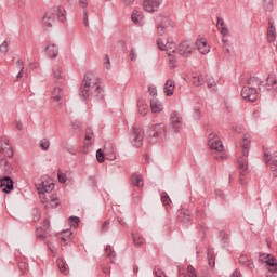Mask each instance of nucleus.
<instances>
[{
    "label": "nucleus",
    "instance_id": "69168bd1",
    "mask_svg": "<svg viewBox=\"0 0 277 277\" xmlns=\"http://www.w3.org/2000/svg\"><path fill=\"white\" fill-rule=\"evenodd\" d=\"M194 111H195L194 118L195 120H198L200 118V108L197 107L194 109Z\"/></svg>",
    "mask_w": 277,
    "mask_h": 277
},
{
    "label": "nucleus",
    "instance_id": "9d476101",
    "mask_svg": "<svg viewBox=\"0 0 277 277\" xmlns=\"http://www.w3.org/2000/svg\"><path fill=\"white\" fill-rule=\"evenodd\" d=\"M150 137H155L156 142H163L166 140L167 131H166V124L158 123L150 127L149 130Z\"/></svg>",
    "mask_w": 277,
    "mask_h": 277
},
{
    "label": "nucleus",
    "instance_id": "338daca9",
    "mask_svg": "<svg viewBox=\"0 0 277 277\" xmlns=\"http://www.w3.org/2000/svg\"><path fill=\"white\" fill-rule=\"evenodd\" d=\"M15 129H17V131H23V123L21 121H15Z\"/></svg>",
    "mask_w": 277,
    "mask_h": 277
},
{
    "label": "nucleus",
    "instance_id": "680f3d73",
    "mask_svg": "<svg viewBox=\"0 0 277 277\" xmlns=\"http://www.w3.org/2000/svg\"><path fill=\"white\" fill-rule=\"evenodd\" d=\"M34 222H39L40 221V211L38 209L34 210Z\"/></svg>",
    "mask_w": 277,
    "mask_h": 277
},
{
    "label": "nucleus",
    "instance_id": "a18cd8bd",
    "mask_svg": "<svg viewBox=\"0 0 277 277\" xmlns=\"http://www.w3.org/2000/svg\"><path fill=\"white\" fill-rule=\"evenodd\" d=\"M132 237L135 246H142L144 243V238L140 234H132Z\"/></svg>",
    "mask_w": 277,
    "mask_h": 277
},
{
    "label": "nucleus",
    "instance_id": "4468645a",
    "mask_svg": "<svg viewBox=\"0 0 277 277\" xmlns=\"http://www.w3.org/2000/svg\"><path fill=\"white\" fill-rule=\"evenodd\" d=\"M54 238L60 239L61 246H70L72 243V230H63L61 234L54 236Z\"/></svg>",
    "mask_w": 277,
    "mask_h": 277
},
{
    "label": "nucleus",
    "instance_id": "0eeeda50",
    "mask_svg": "<svg viewBox=\"0 0 277 277\" xmlns=\"http://www.w3.org/2000/svg\"><path fill=\"white\" fill-rule=\"evenodd\" d=\"M208 146L212 153H224V144L215 132L208 135Z\"/></svg>",
    "mask_w": 277,
    "mask_h": 277
},
{
    "label": "nucleus",
    "instance_id": "5fc2aeb1",
    "mask_svg": "<svg viewBox=\"0 0 277 277\" xmlns=\"http://www.w3.org/2000/svg\"><path fill=\"white\" fill-rule=\"evenodd\" d=\"M109 221H105L101 226V233H107L109 230Z\"/></svg>",
    "mask_w": 277,
    "mask_h": 277
},
{
    "label": "nucleus",
    "instance_id": "052dcab7",
    "mask_svg": "<svg viewBox=\"0 0 277 277\" xmlns=\"http://www.w3.org/2000/svg\"><path fill=\"white\" fill-rule=\"evenodd\" d=\"M82 21H83V25L85 27H88L90 25L89 22H88V11H85V10L83 11Z\"/></svg>",
    "mask_w": 277,
    "mask_h": 277
},
{
    "label": "nucleus",
    "instance_id": "de8ad7c7",
    "mask_svg": "<svg viewBox=\"0 0 277 277\" xmlns=\"http://www.w3.org/2000/svg\"><path fill=\"white\" fill-rule=\"evenodd\" d=\"M266 85H276V76L271 74L266 80Z\"/></svg>",
    "mask_w": 277,
    "mask_h": 277
},
{
    "label": "nucleus",
    "instance_id": "13d9d810",
    "mask_svg": "<svg viewBox=\"0 0 277 277\" xmlns=\"http://www.w3.org/2000/svg\"><path fill=\"white\" fill-rule=\"evenodd\" d=\"M14 3L19 10H23L25 8V0H14Z\"/></svg>",
    "mask_w": 277,
    "mask_h": 277
},
{
    "label": "nucleus",
    "instance_id": "6ab92c4d",
    "mask_svg": "<svg viewBox=\"0 0 277 277\" xmlns=\"http://www.w3.org/2000/svg\"><path fill=\"white\" fill-rule=\"evenodd\" d=\"M195 47H197V51H199L201 55H207L211 51V47H209V43L205 38L197 39Z\"/></svg>",
    "mask_w": 277,
    "mask_h": 277
},
{
    "label": "nucleus",
    "instance_id": "f257e3e1",
    "mask_svg": "<svg viewBox=\"0 0 277 277\" xmlns=\"http://www.w3.org/2000/svg\"><path fill=\"white\" fill-rule=\"evenodd\" d=\"M79 96H81V98L84 101H88V98H96V101H102V98L105 96V90L100 82L94 79V75L92 72L84 75L82 84L80 85Z\"/></svg>",
    "mask_w": 277,
    "mask_h": 277
},
{
    "label": "nucleus",
    "instance_id": "bb28decb",
    "mask_svg": "<svg viewBox=\"0 0 277 277\" xmlns=\"http://www.w3.org/2000/svg\"><path fill=\"white\" fill-rule=\"evenodd\" d=\"M48 201L42 202V205H45V207H51L52 209H55L56 207H60V199H57V196H51L47 195Z\"/></svg>",
    "mask_w": 277,
    "mask_h": 277
},
{
    "label": "nucleus",
    "instance_id": "79ce46f5",
    "mask_svg": "<svg viewBox=\"0 0 277 277\" xmlns=\"http://www.w3.org/2000/svg\"><path fill=\"white\" fill-rule=\"evenodd\" d=\"M160 25H162L164 28L168 27H174V22L168 17H162L161 22H158Z\"/></svg>",
    "mask_w": 277,
    "mask_h": 277
},
{
    "label": "nucleus",
    "instance_id": "b1692460",
    "mask_svg": "<svg viewBox=\"0 0 277 277\" xmlns=\"http://www.w3.org/2000/svg\"><path fill=\"white\" fill-rule=\"evenodd\" d=\"M239 263L242 265V267H248V269L251 272L254 269V262L246 254L239 256Z\"/></svg>",
    "mask_w": 277,
    "mask_h": 277
},
{
    "label": "nucleus",
    "instance_id": "7ed1b4c3",
    "mask_svg": "<svg viewBox=\"0 0 277 277\" xmlns=\"http://www.w3.org/2000/svg\"><path fill=\"white\" fill-rule=\"evenodd\" d=\"M55 16L60 23H66V9L64 6H54L43 16L42 23L45 27H53L55 23Z\"/></svg>",
    "mask_w": 277,
    "mask_h": 277
},
{
    "label": "nucleus",
    "instance_id": "6e6d98bb",
    "mask_svg": "<svg viewBox=\"0 0 277 277\" xmlns=\"http://www.w3.org/2000/svg\"><path fill=\"white\" fill-rule=\"evenodd\" d=\"M207 85L208 88H215L217 85V82L213 78H208Z\"/></svg>",
    "mask_w": 277,
    "mask_h": 277
},
{
    "label": "nucleus",
    "instance_id": "6e6552de",
    "mask_svg": "<svg viewBox=\"0 0 277 277\" xmlns=\"http://www.w3.org/2000/svg\"><path fill=\"white\" fill-rule=\"evenodd\" d=\"M130 140L134 148H140V146H142V142H144V130H142L140 124L133 126L132 133L130 134Z\"/></svg>",
    "mask_w": 277,
    "mask_h": 277
},
{
    "label": "nucleus",
    "instance_id": "a878e982",
    "mask_svg": "<svg viewBox=\"0 0 277 277\" xmlns=\"http://www.w3.org/2000/svg\"><path fill=\"white\" fill-rule=\"evenodd\" d=\"M267 40L269 43L276 40V27L274 26V22H268V29H267Z\"/></svg>",
    "mask_w": 277,
    "mask_h": 277
},
{
    "label": "nucleus",
    "instance_id": "f8f14e48",
    "mask_svg": "<svg viewBox=\"0 0 277 277\" xmlns=\"http://www.w3.org/2000/svg\"><path fill=\"white\" fill-rule=\"evenodd\" d=\"M176 54L182 55V57H189L194 53V45L189 41H183L176 48Z\"/></svg>",
    "mask_w": 277,
    "mask_h": 277
},
{
    "label": "nucleus",
    "instance_id": "c756f323",
    "mask_svg": "<svg viewBox=\"0 0 277 277\" xmlns=\"http://www.w3.org/2000/svg\"><path fill=\"white\" fill-rule=\"evenodd\" d=\"M132 22L135 25H138L140 27H142V25H144V16L142 15V12L133 11V13H132Z\"/></svg>",
    "mask_w": 277,
    "mask_h": 277
},
{
    "label": "nucleus",
    "instance_id": "774afa93",
    "mask_svg": "<svg viewBox=\"0 0 277 277\" xmlns=\"http://www.w3.org/2000/svg\"><path fill=\"white\" fill-rule=\"evenodd\" d=\"M232 277H241V272L239 269L234 271Z\"/></svg>",
    "mask_w": 277,
    "mask_h": 277
},
{
    "label": "nucleus",
    "instance_id": "c9c22d12",
    "mask_svg": "<svg viewBox=\"0 0 277 277\" xmlns=\"http://www.w3.org/2000/svg\"><path fill=\"white\" fill-rule=\"evenodd\" d=\"M105 253L107 255V259L109 260V263H114V259H116V251L111 249V246L109 245L106 246Z\"/></svg>",
    "mask_w": 277,
    "mask_h": 277
},
{
    "label": "nucleus",
    "instance_id": "f3484780",
    "mask_svg": "<svg viewBox=\"0 0 277 277\" xmlns=\"http://www.w3.org/2000/svg\"><path fill=\"white\" fill-rule=\"evenodd\" d=\"M0 189L4 194H10L14 189V181L10 176H4L0 179Z\"/></svg>",
    "mask_w": 277,
    "mask_h": 277
},
{
    "label": "nucleus",
    "instance_id": "603ef678",
    "mask_svg": "<svg viewBox=\"0 0 277 277\" xmlns=\"http://www.w3.org/2000/svg\"><path fill=\"white\" fill-rule=\"evenodd\" d=\"M104 65L106 70H109L111 68V62L109 61V55H105L104 56Z\"/></svg>",
    "mask_w": 277,
    "mask_h": 277
},
{
    "label": "nucleus",
    "instance_id": "ea45409f",
    "mask_svg": "<svg viewBox=\"0 0 277 277\" xmlns=\"http://www.w3.org/2000/svg\"><path fill=\"white\" fill-rule=\"evenodd\" d=\"M36 235L38 239H47V235H49V232L47 229H43L42 227H37Z\"/></svg>",
    "mask_w": 277,
    "mask_h": 277
},
{
    "label": "nucleus",
    "instance_id": "0e129e2a",
    "mask_svg": "<svg viewBox=\"0 0 277 277\" xmlns=\"http://www.w3.org/2000/svg\"><path fill=\"white\" fill-rule=\"evenodd\" d=\"M130 60L131 62H135V60H137V54H135V50L130 51Z\"/></svg>",
    "mask_w": 277,
    "mask_h": 277
},
{
    "label": "nucleus",
    "instance_id": "473e14b6",
    "mask_svg": "<svg viewBox=\"0 0 277 277\" xmlns=\"http://www.w3.org/2000/svg\"><path fill=\"white\" fill-rule=\"evenodd\" d=\"M131 183L134 187H144V179H142V175L140 174H133L131 176Z\"/></svg>",
    "mask_w": 277,
    "mask_h": 277
},
{
    "label": "nucleus",
    "instance_id": "e433bc0d",
    "mask_svg": "<svg viewBox=\"0 0 277 277\" xmlns=\"http://www.w3.org/2000/svg\"><path fill=\"white\" fill-rule=\"evenodd\" d=\"M16 66L19 69V72L16 76V81H21V79H23V72L25 70V63L23 62V60H18L16 62Z\"/></svg>",
    "mask_w": 277,
    "mask_h": 277
},
{
    "label": "nucleus",
    "instance_id": "39448f33",
    "mask_svg": "<svg viewBox=\"0 0 277 277\" xmlns=\"http://www.w3.org/2000/svg\"><path fill=\"white\" fill-rule=\"evenodd\" d=\"M36 187L40 197L41 202H49V195L53 192L55 184H53V180L49 177H41L38 182H36Z\"/></svg>",
    "mask_w": 277,
    "mask_h": 277
},
{
    "label": "nucleus",
    "instance_id": "4be33fe9",
    "mask_svg": "<svg viewBox=\"0 0 277 277\" xmlns=\"http://www.w3.org/2000/svg\"><path fill=\"white\" fill-rule=\"evenodd\" d=\"M52 72L58 85H62V83H64V77H65L64 71L62 70V67L60 65H54L52 68Z\"/></svg>",
    "mask_w": 277,
    "mask_h": 277
},
{
    "label": "nucleus",
    "instance_id": "864d4df0",
    "mask_svg": "<svg viewBox=\"0 0 277 277\" xmlns=\"http://www.w3.org/2000/svg\"><path fill=\"white\" fill-rule=\"evenodd\" d=\"M154 275L156 277H168V276H166V273H163V271H161V268H155L154 269Z\"/></svg>",
    "mask_w": 277,
    "mask_h": 277
},
{
    "label": "nucleus",
    "instance_id": "c03bdc74",
    "mask_svg": "<svg viewBox=\"0 0 277 277\" xmlns=\"http://www.w3.org/2000/svg\"><path fill=\"white\" fill-rule=\"evenodd\" d=\"M107 157V154L103 153V149H97L96 151V159L98 163H103Z\"/></svg>",
    "mask_w": 277,
    "mask_h": 277
},
{
    "label": "nucleus",
    "instance_id": "3c124183",
    "mask_svg": "<svg viewBox=\"0 0 277 277\" xmlns=\"http://www.w3.org/2000/svg\"><path fill=\"white\" fill-rule=\"evenodd\" d=\"M8 47H10V42L8 40L3 41L2 44L0 45V52L8 53Z\"/></svg>",
    "mask_w": 277,
    "mask_h": 277
},
{
    "label": "nucleus",
    "instance_id": "c85d7f7f",
    "mask_svg": "<svg viewBox=\"0 0 277 277\" xmlns=\"http://www.w3.org/2000/svg\"><path fill=\"white\" fill-rule=\"evenodd\" d=\"M56 237L52 238V240H48L47 241V247L50 250L52 256H57V242L56 241Z\"/></svg>",
    "mask_w": 277,
    "mask_h": 277
},
{
    "label": "nucleus",
    "instance_id": "09e8293b",
    "mask_svg": "<svg viewBox=\"0 0 277 277\" xmlns=\"http://www.w3.org/2000/svg\"><path fill=\"white\" fill-rule=\"evenodd\" d=\"M166 34V26L163 24L157 23V36H163Z\"/></svg>",
    "mask_w": 277,
    "mask_h": 277
},
{
    "label": "nucleus",
    "instance_id": "72a5a7b5",
    "mask_svg": "<svg viewBox=\"0 0 277 277\" xmlns=\"http://www.w3.org/2000/svg\"><path fill=\"white\" fill-rule=\"evenodd\" d=\"M137 107H138V113L141 116H146V114H148V111H149L148 104H146V102H144L142 100L138 101Z\"/></svg>",
    "mask_w": 277,
    "mask_h": 277
},
{
    "label": "nucleus",
    "instance_id": "2f4dec72",
    "mask_svg": "<svg viewBox=\"0 0 277 277\" xmlns=\"http://www.w3.org/2000/svg\"><path fill=\"white\" fill-rule=\"evenodd\" d=\"M259 85H261V80H259V78L256 77H250L247 80V88H250L251 90H256V88H259Z\"/></svg>",
    "mask_w": 277,
    "mask_h": 277
},
{
    "label": "nucleus",
    "instance_id": "cd10ccee",
    "mask_svg": "<svg viewBox=\"0 0 277 277\" xmlns=\"http://www.w3.org/2000/svg\"><path fill=\"white\" fill-rule=\"evenodd\" d=\"M150 109L153 114H159L160 111H163V105L161 104V102H159V100L153 98L150 101Z\"/></svg>",
    "mask_w": 277,
    "mask_h": 277
},
{
    "label": "nucleus",
    "instance_id": "f704fd0d",
    "mask_svg": "<svg viewBox=\"0 0 277 277\" xmlns=\"http://www.w3.org/2000/svg\"><path fill=\"white\" fill-rule=\"evenodd\" d=\"M60 272L64 274V276H67L68 274V264H66V261L58 259L56 261Z\"/></svg>",
    "mask_w": 277,
    "mask_h": 277
},
{
    "label": "nucleus",
    "instance_id": "412c9836",
    "mask_svg": "<svg viewBox=\"0 0 277 277\" xmlns=\"http://www.w3.org/2000/svg\"><path fill=\"white\" fill-rule=\"evenodd\" d=\"M94 133L92 132L91 128L85 129V136H84V147L82 153L88 154L90 153V146H92V137Z\"/></svg>",
    "mask_w": 277,
    "mask_h": 277
},
{
    "label": "nucleus",
    "instance_id": "f03ea898",
    "mask_svg": "<svg viewBox=\"0 0 277 277\" xmlns=\"http://www.w3.org/2000/svg\"><path fill=\"white\" fill-rule=\"evenodd\" d=\"M5 157L12 159V157H14V150L10 145V140L2 137L0 138V169L5 172V174H12L14 168L12 167V163L6 160Z\"/></svg>",
    "mask_w": 277,
    "mask_h": 277
},
{
    "label": "nucleus",
    "instance_id": "4c0bfd02",
    "mask_svg": "<svg viewBox=\"0 0 277 277\" xmlns=\"http://www.w3.org/2000/svg\"><path fill=\"white\" fill-rule=\"evenodd\" d=\"M160 199L164 207H170V205H172V199H170V196H168V193L166 192L160 194Z\"/></svg>",
    "mask_w": 277,
    "mask_h": 277
},
{
    "label": "nucleus",
    "instance_id": "49530a36",
    "mask_svg": "<svg viewBox=\"0 0 277 277\" xmlns=\"http://www.w3.org/2000/svg\"><path fill=\"white\" fill-rule=\"evenodd\" d=\"M68 222H69V226H71L72 228H77V226H79L80 220L77 216H70Z\"/></svg>",
    "mask_w": 277,
    "mask_h": 277
},
{
    "label": "nucleus",
    "instance_id": "20e7f679",
    "mask_svg": "<svg viewBox=\"0 0 277 277\" xmlns=\"http://www.w3.org/2000/svg\"><path fill=\"white\" fill-rule=\"evenodd\" d=\"M250 153V141L248 138H243L242 141V157L238 158V168L240 170V185H246V181L243 176L248 174V155Z\"/></svg>",
    "mask_w": 277,
    "mask_h": 277
},
{
    "label": "nucleus",
    "instance_id": "ddd939ff",
    "mask_svg": "<svg viewBox=\"0 0 277 277\" xmlns=\"http://www.w3.org/2000/svg\"><path fill=\"white\" fill-rule=\"evenodd\" d=\"M261 263H265L268 267V272H277V261L269 254L262 253L259 256Z\"/></svg>",
    "mask_w": 277,
    "mask_h": 277
},
{
    "label": "nucleus",
    "instance_id": "37998d69",
    "mask_svg": "<svg viewBox=\"0 0 277 277\" xmlns=\"http://www.w3.org/2000/svg\"><path fill=\"white\" fill-rule=\"evenodd\" d=\"M39 146H40L41 150H49V148L51 146V142H49V138H42L39 142Z\"/></svg>",
    "mask_w": 277,
    "mask_h": 277
},
{
    "label": "nucleus",
    "instance_id": "a19ab883",
    "mask_svg": "<svg viewBox=\"0 0 277 277\" xmlns=\"http://www.w3.org/2000/svg\"><path fill=\"white\" fill-rule=\"evenodd\" d=\"M187 274L188 276H186L185 274H182L181 277H198V273L196 272V268H194V266L192 265L187 266Z\"/></svg>",
    "mask_w": 277,
    "mask_h": 277
},
{
    "label": "nucleus",
    "instance_id": "e2e57ef3",
    "mask_svg": "<svg viewBox=\"0 0 277 277\" xmlns=\"http://www.w3.org/2000/svg\"><path fill=\"white\" fill-rule=\"evenodd\" d=\"M106 159L108 160V161H115V159H116V153H110L109 155H107L106 154Z\"/></svg>",
    "mask_w": 277,
    "mask_h": 277
},
{
    "label": "nucleus",
    "instance_id": "393cba45",
    "mask_svg": "<svg viewBox=\"0 0 277 277\" xmlns=\"http://www.w3.org/2000/svg\"><path fill=\"white\" fill-rule=\"evenodd\" d=\"M174 88H175L174 80L172 79L167 80L163 88L166 96H172L174 94Z\"/></svg>",
    "mask_w": 277,
    "mask_h": 277
},
{
    "label": "nucleus",
    "instance_id": "1a4fd4ad",
    "mask_svg": "<svg viewBox=\"0 0 277 277\" xmlns=\"http://www.w3.org/2000/svg\"><path fill=\"white\" fill-rule=\"evenodd\" d=\"M263 160L266 163V166L269 168L273 176L277 179V151L273 154L264 151Z\"/></svg>",
    "mask_w": 277,
    "mask_h": 277
},
{
    "label": "nucleus",
    "instance_id": "9b49d317",
    "mask_svg": "<svg viewBox=\"0 0 277 277\" xmlns=\"http://www.w3.org/2000/svg\"><path fill=\"white\" fill-rule=\"evenodd\" d=\"M171 129L174 133H179L183 129V117L177 111H172L170 117Z\"/></svg>",
    "mask_w": 277,
    "mask_h": 277
},
{
    "label": "nucleus",
    "instance_id": "5701e85b",
    "mask_svg": "<svg viewBox=\"0 0 277 277\" xmlns=\"http://www.w3.org/2000/svg\"><path fill=\"white\" fill-rule=\"evenodd\" d=\"M44 52L48 55V57H50V60H54V57H57L60 50L56 44L52 43L45 47Z\"/></svg>",
    "mask_w": 277,
    "mask_h": 277
},
{
    "label": "nucleus",
    "instance_id": "423d86ee",
    "mask_svg": "<svg viewBox=\"0 0 277 277\" xmlns=\"http://www.w3.org/2000/svg\"><path fill=\"white\" fill-rule=\"evenodd\" d=\"M157 45L160 51H167L169 55V62L170 64H174L176 62V44L174 42L167 41L166 43L163 40L158 39Z\"/></svg>",
    "mask_w": 277,
    "mask_h": 277
},
{
    "label": "nucleus",
    "instance_id": "8fccbe9b",
    "mask_svg": "<svg viewBox=\"0 0 277 277\" xmlns=\"http://www.w3.org/2000/svg\"><path fill=\"white\" fill-rule=\"evenodd\" d=\"M210 254H211V250H208V263L210 267H215V256Z\"/></svg>",
    "mask_w": 277,
    "mask_h": 277
},
{
    "label": "nucleus",
    "instance_id": "a211bd4d",
    "mask_svg": "<svg viewBox=\"0 0 277 277\" xmlns=\"http://www.w3.org/2000/svg\"><path fill=\"white\" fill-rule=\"evenodd\" d=\"M161 3H163V0H145L143 2V8L145 12H157Z\"/></svg>",
    "mask_w": 277,
    "mask_h": 277
},
{
    "label": "nucleus",
    "instance_id": "dca6fc26",
    "mask_svg": "<svg viewBox=\"0 0 277 277\" xmlns=\"http://www.w3.org/2000/svg\"><path fill=\"white\" fill-rule=\"evenodd\" d=\"M60 87H54L52 91V97L51 101L53 103H60L61 101H64V97L66 96V91L64 90L63 83L58 84Z\"/></svg>",
    "mask_w": 277,
    "mask_h": 277
},
{
    "label": "nucleus",
    "instance_id": "aec40b11",
    "mask_svg": "<svg viewBox=\"0 0 277 277\" xmlns=\"http://www.w3.org/2000/svg\"><path fill=\"white\" fill-rule=\"evenodd\" d=\"M216 29H219L220 34L224 36V38H228V36L230 35L228 25H226V22H224V18L222 17L216 18Z\"/></svg>",
    "mask_w": 277,
    "mask_h": 277
},
{
    "label": "nucleus",
    "instance_id": "58836bf2",
    "mask_svg": "<svg viewBox=\"0 0 277 277\" xmlns=\"http://www.w3.org/2000/svg\"><path fill=\"white\" fill-rule=\"evenodd\" d=\"M262 6L266 12H272L274 10V0H262Z\"/></svg>",
    "mask_w": 277,
    "mask_h": 277
},
{
    "label": "nucleus",
    "instance_id": "2eb2a0df",
    "mask_svg": "<svg viewBox=\"0 0 277 277\" xmlns=\"http://www.w3.org/2000/svg\"><path fill=\"white\" fill-rule=\"evenodd\" d=\"M241 96L246 101H250L251 103H254L256 98H259V93L255 89H250L249 87H243L241 90Z\"/></svg>",
    "mask_w": 277,
    "mask_h": 277
},
{
    "label": "nucleus",
    "instance_id": "4d7b16f0",
    "mask_svg": "<svg viewBox=\"0 0 277 277\" xmlns=\"http://www.w3.org/2000/svg\"><path fill=\"white\" fill-rule=\"evenodd\" d=\"M57 176H58L60 183H66V175L62 171L57 172Z\"/></svg>",
    "mask_w": 277,
    "mask_h": 277
},
{
    "label": "nucleus",
    "instance_id": "7c9ffc66",
    "mask_svg": "<svg viewBox=\"0 0 277 277\" xmlns=\"http://www.w3.org/2000/svg\"><path fill=\"white\" fill-rule=\"evenodd\" d=\"M192 82L194 83V85L199 88V85H205V78L202 77V75H200L198 72H193L192 74Z\"/></svg>",
    "mask_w": 277,
    "mask_h": 277
},
{
    "label": "nucleus",
    "instance_id": "bf43d9fd",
    "mask_svg": "<svg viewBox=\"0 0 277 277\" xmlns=\"http://www.w3.org/2000/svg\"><path fill=\"white\" fill-rule=\"evenodd\" d=\"M148 92H149L150 96H157V87L150 85L148 88Z\"/></svg>",
    "mask_w": 277,
    "mask_h": 277
}]
</instances>
